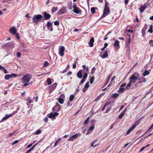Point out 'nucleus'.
Wrapping results in <instances>:
<instances>
[{
    "label": "nucleus",
    "mask_w": 153,
    "mask_h": 153,
    "mask_svg": "<svg viewBox=\"0 0 153 153\" xmlns=\"http://www.w3.org/2000/svg\"><path fill=\"white\" fill-rule=\"evenodd\" d=\"M114 45L117 48H120L119 42L118 40H115V42L114 44Z\"/></svg>",
    "instance_id": "nucleus-22"
},
{
    "label": "nucleus",
    "mask_w": 153,
    "mask_h": 153,
    "mask_svg": "<svg viewBox=\"0 0 153 153\" xmlns=\"http://www.w3.org/2000/svg\"><path fill=\"white\" fill-rule=\"evenodd\" d=\"M85 79H84L83 78V79H82L80 81V82L79 83V85H80L81 84L85 82Z\"/></svg>",
    "instance_id": "nucleus-64"
},
{
    "label": "nucleus",
    "mask_w": 153,
    "mask_h": 153,
    "mask_svg": "<svg viewBox=\"0 0 153 153\" xmlns=\"http://www.w3.org/2000/svg\"><path fill=\"white\" fill-rule=\"evenodd\" d=\"M126 47L129 48L131 41V35L127 34L126 37Z\"/></svg>",
    "instance_id": "nucleus-3"
},
{
    "label": "nucleus",
    "mask_w": 153,
    "mask_h": 153,
    "mask_svg": "<svg viewBox=\"0 0 153 153\" xmlns=\"http://www.w3.org/2000/svg\"><path fill=\"white\" fill-rule=\"evenodd\" d=\"M57 85V83H55L49 86V89L50 93L52 92L56 88Z\"/></svg>",
    "instance_id": "nucleus-15"
},
{
    "label": "nucleus",
    "mask_w": 153,
    "mask_h": 153,
    "mask_svg": "<svg viewBox=\"0 0 153 153\" xmlns=\"http://www.w3.org/2000/svg\"><path fill=\"white\" fill-rule=\"evenodd\" d=\"M49 30V31H53V26H51L49 27L48 28H47Z\"/></svg>",
    "instance_id": "nucleus-55"
},
{
    "label": "nucleus",
    "mask_w": 153,
    "mask_h": 153,
    "mask_svg": "<svg viewBox=\"0 0 153 153\" xmlns=\"http://www.w3.org/2000/svg\"><path fill=\"white\" fill-rule=\"evenodd\" d=\"M119 95V94L118 93L113 94L111 97L114 98H116L118 97Z\"/></svg>",
    "instance_id": "nucleus-24"
},
{
    "label": "nucleus",
    "mask_w": 153,
    "mask_h": 153,
    "mask_svg": "<svg viewBox=\"0 0 153 153\" xmlns=\"http://www.w3.org/2000/svg\"><path fill=\"white\" fill-rule=\"evenodd\" d=\"M89 82H87L86 83L85 85V88H88L89 87Z\"/></svg>",
    "instance_id": "nucleus-51"
},
{
    "label": "nucleus",
    "mask_w": 153,
    "mask_h": 153,
    "mask_svg": "<svg viewBox=\"0 0 153 153\" xmlns=\"http://www.w3.org/2000/svg\"><path fill=\"white\" fill-rule=\"evenodd\" d=\"M94 38H91L88 42V44L91 47H92L94 46Z\"/></svg>",
    "instance_id": "nucleus-18"
},
{
    "label": "nucleus",
    "mask_w": 153,
    "mask_h": 153,
    "mask_svg": "<svg viewBox=\"0 0 153 153\" xmlns=\"http://www.w3.org/2000/svg\"><path fill=\"white\" fill-rule=\"evenodd\" d=\"M149 43L150 45V46H153V40H150L149 42Z\"/></svg>",
    "instance_id": "nucleus-58"
},
{
    "label": "nucleus",
    "mask_w": 153,
    "mask_h": 153,
    "mask_svg": "<svg viewBox=\"0 0 153 153\" xmlns=\"http://www.w3.org/2000/svg\"><path fill=\"white\" fill-rule=\"evenodd\" d=\"M19 108H18L16 111H14L12 113L9 114H6V116H4L1 120V122H3L5 120H6L7 119L12 117V116L15 114L17 112V110H19Z\"/></svg>",
    "instance_id": "nucleus-5"
},
{
    "label": "nucleus",
    "mask_w": 153,
    "mask_h": 153,
    "mask_svg": "<svg viewBox=\"0 0 153 153\" xmlns=\"http://www.w3.org/2000/svg\"><path fill=\"white\" fill-rule=\"evenodd\" d=\"M58 9V8L57 7H53L52 9L51 12L52 13L55 12Z\"/></svg>",
    "instance_id": "nucleus-34"
},
{
    "label": "nucleus",
    "mask_w": 153,
    "mask_h": 153,
    "mask_svg": "<svg viewBox=\"0 0 153 153\" xmlns=\"http://www.w3.org/2000/svg\"><path fill=\"white\" fill-rule=\"evenodd\" d=\"M108 56V53L107 51H105L103 54L101 55L100 56L102 58L104 59L106 58Z\"/></svg>",
    "instance_id": "nucleus-23"
},
{
    "label": "nucleus",
    "mask_w": 153,
    "mask_h": 153,
    "mask_svg": "<svg viewBox=\"0 0 153 153\" xmlns=\"http://www.w3.org/2000/svg\"><path fill=\"white\" fill-rule=\"evenodd\" d=\"M49 66V63L47 61H45L43 65V67L45 68L47 66Z\"/></svg>",
    "instance_id": "nucleus-32"
},
{
    "label": "nucleus",
    "mask_w": 153,
    "mask_h": 153,
    "mask_svg": "<svg viewBox=\"0 0 153 153\" xmlns=\"http://www.w3.org/2000/svg\"><path fill=\"white\" fill-rule=\"evenodd\" d=\"M42 17L43 16L41 15H34L32 19L33 22L37 24L38 22L40 21Z\"/></svg>",
    "instance_id": "nucleus-1"
},
{
    "label": "nucleus",
    "mask_w": 153,
    "mask_h": 153,
    "mask_svg": "<svg viewBox=\"0 0 153 153\" xmlns=\"http://www.w3.org/2000/svg\"><path fill=\"white\" fill-rule=\"evenodd\" d=\"M18 142H19L18 140H16L15 141H14L12 143L11 145H14L15 144L18 143Z\"/></svg>",
    "instance_id": "nucleus-62"
},
{
    "label": "nucleus",
    "mask_w": 153,
    "mask_h": 153,
    "mask_svg": "<svg viewBox=\"0 0 153 153\" xmlns=\"http://www.w3.org/2000/svg\"><path fill=\"white\" fill-rule=\"evenodd\" d=\"M111 103V102H107L105 103L104 105L106 107L108 105Z\"/></svg>",
    "instance_id": "nucleus-57"
},
{
    "label": "nucleus",
    "mask_w": 153,
    "mask_h": 153,
    "mask_svg": "<svg viewBox=\"0 0 153 153\" xmlns=\"http://www.w3.org/2000/svg\"><path fill=\"white\" fill-rule=\"evenodd\" d=\"M110 76H109L107 78L106 80V82H105V84H104L103 87L105 86L108 83L109 81L110 80Z\"/></svg>",
    "instance_id": "nucleus-29"
},
{
    "label": "nucleus",
    "mask_w": 153,
    "mask_h": 153,
    "mask_svg": "<svg viewBox=\"0 0 153 153\" xmlns=\"http://www.w3.org/2000/svg\"><path fill=\"white\" fill-rule=\"evenodd\" d=\"M59 54L62 56H63L64 55V51L65 50V48L63 46L60 47L59 48Z\"/></svg>",
    "instance_id": "nucleus-13"
},
{
    "label": "nucleus",
    "mask_w": 153,
    "mask_h": 153,
    "mask_svg": "<svg viewBox=\"0 0 153 153\" xmlns=\"http://www.w3.org/2000/svg\"><path fill=\"white\" fill-rule=\"evenodd\" d=\"M32 76L30 74H28L24 76L22 78V82H28L31 79Z\"/></svg>",
    "instance_id": "nucleus-2"
},
{
    "label": "nucleus",
    "mask_w": 153,
    "mask_h": 153,
    "mask_svg": "<svg viewBox=\"0 0 153 153\" xmlns=\"http://www.w3.org/2000/svg\"><path fill=\"white\" fill-rule=\"evenodd\" d=\"M132 83V82H131V81H130L129 82V83H128L127 85V86L126 87V89H128V87H130L131 86V83Z\"/></svg>",
    "instance_id": "nucleus-49"
},
{
    "label": "nucleus",
    "mask_w": 153,
    "mask_h": 153,
    "mask_svg": "<svg viewBox=\"0 0 153 153\" xmlns=\"http://www.w3.org/2000/svg\"><path fill=\"white\" fill-rule=\"evenodd\" d=\"M89 117H88L86 120H85L84 122L83 123V124L85 125L88 124V123L89 120Z\"/></svg>",
    "instance_id": "nucleus-41"
},
{
    "label": "nucleus",
    "mask_w": 153,
    "mask_h": 153,
    "mask_svg": "<svg viewBox=\"0 0 153 153\" xmlns=\"http://www.w3.org/2000/svg\"><path fill=\"white\" fill-rule=\"evenodd\" d=\"M25 100L29 102V104H31L33 102V101L30 97H27L26 99Z\"/></svg>",
    "instance_id": "nucleus-27"
},
{
    "label": "nucleus",
    "mask_w": 153,
    "mask_h": 153,
    "mask_svg": "<svg viewBox=\"0 0 153 153\" xmlns=\"http://www.w3.org/2000/svg\"><path fill=\"white\" fill-rule=\"evenodd\" d=\"M146 7H145V6H141L140 8V10L141 13H142L143 11L145 9Z\"/></svg>",
    "instance_id": "nucleus-35"
},
{
    "label": "nucleus",
    "mask_w": 153,
    "mask_h": 153,
    "mask_svg": "<svg viewBox=\"0 0 153 153\" xmlns=\"http://www.w3.org/2000/svg\"><path fill=\"white\" fill-rule=\"evenodd\" d=\"M9 32L13 35H15L16 32V30L15 27H12L9 30Z\"/></svg>",
    "instance_id": "nucleus-17"
},
{
    "label": "nucleus",
    "mask_w": 153,
    "mask_h": 153,
    "mask_svg": "<svg viewBox=\"0 0 153 153\" xmlns=\"http://www.w3.org/2000/svg\"><path fill=\"white\" fill-rule=\"evenodd\" d=\"M150 28L149 30H148V32H150V33H152L153 32V25H150Z\"/></svg>",
    "instance_id": "nucleus-44"
},
{
    "label": "nucleus",
    "mask_w": 153,
    "mask_h": 153,
    "mask_svg": "<svg viewBox=\"0 0 153 153\" xmlns=\"http://www.w3.org/2000/svg\"><path fill=\"white\" fill-rule=\"evenodd\" d=\"M88 72H85V73L84 74L83 77V78L84 79H86L87 78L88 75Z\"/></svg>",
    "instance_id": "nucleus-43"
},
{
    "label": "nucleus",
    "mask_w": 153,
    "mask_h": 153,
    "mask_svg": "<svg viewBox=\"0 0 153 153\" xmlns=\"http://www.w3.org/2000/svg\"><path fill=\"white\" fill-rule=\"evenodd\" d=\"M10 76H11V78L12 77H15L17 76V75L16 74L13 73L10 75Z\"/></svg>",
    "instance_id": "nucleus-59"
},
{
    "label": "nucleus",
    "mask_w": 153,
    "mask_h": 153,
    "mask_svg": "<svg viewBox=\"0 0 153 153\" xmlns=\"http://www.w3.org/2000/svg\"><path fill=\"white\" fill-rule=\"evenodd\" d=\"M38 97L37 95H36V97H33V100H34V99H35L34 100L36 102H37V101H38Z\"/></svg>",
    "instance_id": "nucleus-61"
},
{
    "label": "nucleus",
    "mask_w": 153,
    "mask_h": 153,
    "mask_svg": "<svg viewBox=\"0 0 153 153\" xmlns=\"http://www.w3.org/2000/svg\"><path fill=\"white\" fill-rule=\"evenodd\" d=\"M54 25L56 26H59V21H56L54 22Z\"/></svg>",
    "instance_id": "nucleus-47"
},
{
    "label": "nucleus",
    "mask_w": 153,
    "mask_h": 153,
    "mask_svg": "<svg viewBox=\"0 0 153 153\" xmlns=\"http://www.w3.org/2000/svg\"><path fill=\"white\" fill-rule=\"evenodd\" d=\"M124 89H125V88H124L121 87V88H119V90H118V93H120V92H122L124 90Z\"/></svg>",
    "instance_id": "nucleus-48"
},
{
    "label": "nucleus",
    "mask_w": 153,
    "mask_h": 153,
    "mask_svg": "<svg viewBox=\"0 0 153 153\" xmlns=\"http://www.w3.org/2000/svg\"><path fill=\"white\" fill-rule=\"evenodd\" d=\"M75 97V96L74 95H71L69 97V100L70 101H72Z\"/></svg>",
    "instance_id": "nucleus-37"
},
{
    "label": "nucleus",
    "mask_w": 153,
    "mask_h": 153,
    "mask_svg": "<svg viewBox=\"0 0 153 153\" xmlns=\"http://www.w3.org/2000/svg\"><path fill=\"white\" fill-rule=\"evenodd\" d=\"M66 13V9L65 7H63L60 9L59 11L58 14H62Z\"/></svg>",
    "instance_id": "nucleus-19"
},
{
    "label": "nucleus",
    "mask_w": 153,
    "mask_h": 153,
    "mask_svg": "<svg viewBox=\"0 0 153 153\" xmlns=\"http://www.w3.org/2000/svg\"><path fill=\"white\" fill-rule=\"evenodd\" d=\"M111 32H110V31H109L108 33H107L106 35L105 36V37L104 38V40H106V39H107L108 38L107 37H106V36H108V35L109 34H110L111 33Z\"/></svg>",
    "instance_id": "nucleus-56"
},
{
    "label": "nucleus",
    "mask_w": 153,
    "mask_h": 153,
    "mask_svg": "<svg viewBox=\"0 0 153 153\" xmlns=\"http://www.w3.org/2000/svg\"><path fill=\"white\" fill-rule=\"evenodd\" d=\"M65 96L64 94H62L59 97V98L57 99L59 102L61 104H63L64 102Z\"/></svg>",
    "instance_id": "nucleus-9"
},
{
    "label": "nucleus",
    "mask_w": 153,
    "mask_h": 153,
    "mask_svg": "<svg viewBox=\"0 0 153 153\" xmlns=\"http://www.w3.org/2000/svg\"><path fill=\"white\" fill-rule=\"evenodd\" d=\"M97 8V7L95 8L94 7H91V12L92 13H95V9Z\"/></svg>",
    "instance_id": "nucleus-42"
},
{
    "label": "nucleus",
    "mask_w": 153,
    "mask_h": 153,
    "mask_svg": "<svg viewBox=\"0 0 153 153\" xmlns=\"http://www.w3.org/2000/svg\"><path fill=\"white\" fill-rule=\"evenodd\" d=\"M46 26L47 28H48L49 27L52 26V23L48 22H47Z\"/></svg>",
    "instance_id": "nucleus-39"
},
{
    "label": "nucleus",
    "mask_w": 153,
    "mask_h": 153,
    "mask_svg": "<svg viewBox=\"0 0 153 153\" xmlns=\"http://www.w3.org/2000/svg\"><path fill=\"white\" fill-rule=\"evenodd\" d=\"M82 67L83 68V71H85V72H88L89 70L88 67H86L85 65H83L82 66Z\"/></svg>",
    "instance_id": "nucleus-28"
},
{
    "label": "nucleus",
    "mask_w": 153,
    "mask_h": 153,
    "mask_svg": "<svg viewBox=\"0 0 153 153\" xmlns=\"http://www.w3.org/2000/svg\"><path fill=\"white\" fill-rule=\"evenodd\" d=\"M138 80H140V81H141V82H145L146 81V79L143 77H142L138 79Z\"/></svg>",
    "instance_id": "nucleus-31"
},
{
    "label": "nucleus",
    "mask_w": 153,
    "mask_h": 153,
    "mask_svg": "<svg viewBox=\"0 0 153 153\" xmlns=\"http://www.w3.org/2000/svg\"><path fill=\"white\" fill-rule=\"evenodd\" d=\"M39 142L34 144L30 149L28 150L25 153H29V152L33 150L35 148V147L37 145Z\"/></svg>",
    "instance_id": "nucleus-21"
},
{
    "label": "nucleus",
    "mask_w": 153,
    "mask_h": 153,
    "mask_svg": "<svg viewBox=\"0 0 153 153\" xmlns=\"http://www.w3.org/2000/svg\"><path fill=\"white\" fill-rule=\"evenodd\" d=\"M77 63V61H76L75 62V63L73 64V68L74 69H75L76 68V63Z\"/></svg>",
    "instance_id": "nucleus-54"
},
{
    "label": "nucleus",
    "mask_w": 153,
    "mask_h": 153,
    "mask_svg": "<svg viewBox=\"0 0 153 153\" xmlns=\"http://www.w3.org/2000/svg\"><path fill=\"white\" fill-rule=\"evenodd\" d=\"M41 133V131L40 130L38 129L36 130L34 133L35 134H38Z\"/></svg>",
    "instance_id": "nucleus-40"
},
{
    "label": "nucleus",
    "mask_w": 153,
    "mask_h": 153,
    "mask_svg": "<svg viewBox=\"0 0 153 153\" xmlns=\"http://www.w3.org/2000/svg\"><path fill=\"white\" fill-rule=\"evenodd\" d=\"M61 109L60 105L58 102L56 103V105L53 108L52 111H59Z\"/></svg>",
    "instance_id": "nucleus-10"
},
{
    "label": "nucleus",
    "mask_w": 153,
    "mask_h": 153,
    "mask_svg": "<svg viewBox=\"0 0 153 153\" xmlns=\"http://www.w3.org/2000/svg\"><path fill=\"white\" fill-rule=\"evenodd\" d=\"M71 102V101H70L69 100L68 101V102H67V106L68 107L71 106V105L72 104L70 103Z\"/></svg>",
    "instance_id": "nucleus-60"
},
{
    "label": "nucleus",
    "mask_w": 153,
    "mask_h": 153,
    "mask_svg": "<svg viewBox=\"0 0 153 153\" xmlns=\"http://www.w3.org/2000/svg\"><path fill=\"white\" fill-rule=\"evenodd\" d=\"M94 128V125H92L89 128V130L92 131Z\"/></svg>",
    "instance_id": "nucleus-50"
},
{
    "label": "nucleus",
    "mask_w": 153,
    "mask_h": 153,
    "mask_svg": "<svg viewBox=\"0 0 153 153\" xmlns=\"http://www.w3.org/2000/svg\"><path fill=\"white\" fill-rule=\"evenodd\" d=\"M94 79V76L92 77L90 79V82L91 84L93 83Z\"/></svg>",
    "instance_id": "nucleus-45"
},
{
    "label": "nucleus",
    "mask_w": 153,
    "mask_h": 153,
    "mask_svg": "<svg viewBox=\"0 0 153 153\" xmlns=\"http://www.w3.org/2000/svg\"><path fill=\"white\" fill-rule=\"evenodd\" d=\"M146 31L145 30H142L141 32L142 33V36L144 38L146 36Z\"/></svg>",
    "instance_id": "nucleus-36"
},
{
    "label": "nucleus",
    "mask_w": 153,
    "mask_h": 153,
    "mask_svg": "<svg viewBox=\"0 0 153 153\" xmlns=\"http://www.w3.org/2000/svg\"><path fill=\"white\" fill-rule=\"evenodd\" d=\"M76 75L77 77L79 79H81L82 78V73L78 72L77 73Z\"/></svg>",
    "instance_id": "nucleus-30"
},
{
    "label": "nucleus",
    "mask_w": 153,
    "mask_h": 153,
    "mask_svg": "<svg viewBox=\"0 0 153 153\" xmlns=\"http://www.w3.org/2000/svg\"><path fill=\"white\" fill-rule=\"evenodd\" d=\"M17 57L18 58H19L21 55V53L20 52H18L16 53Z\"/></svg>",
    "instance_id": "nucleus-63"
},
{
    "label": "nucleus",
    "mask_w": 153,
    "mask_h": 153,
    "mask_svg": "<svg viewBox=\"0 0 153 153\" xmlns=\"http://www.w3.org/2000/svg\"><path fill=\"white\" fill-rule=\"evenodd\" d=\"M139 77V74L137 73H134L131 76L130 78V81L133 83H135L136 80L138 79Z\"/></svg>",
    "instance_id": "nucleus-4"
},
{
    "label": "nucleus",
    "mask_w": 153,
    "mask_h": 153,
    "mask_svg": "<svg viewBox=\"0 0 153 153\" xmlns=\"http://www.w3.org/2000/svg\"><path fill=\"white\" fill-rule=\"evenodd\" d=\"M105 1V5L104 7H109L108 6V5H109L108 3V1L106 0H104Z\"/></svg>",
    "instance_id": "nucleus-46"
},
{
    "label": "nucleus",
    "mask_w": 153,
    "mask_h": 153,
    "mask_svg": "<svg viewBox=\"0 0 153 153\" xmlns=\"http://www.w3.org/2000/svg\"><path fill=\"white\" fill-rule=\"evenodd\" d=\"M150 72L148 70H145L143 74V76H146V75H148L149 74Z\"/></svg>",
    "instance_id": "nucleus-26"
},
{
    "label": "nucleus",
    "mask_w": 153,
    "mask_h": 153,
    "mask_svg": "<svg viewBox=\"0 0 153 153\" xmlns=\"http://www.w3.org/2000/svg\"><path fill=\"white\" fill-rule=\"evenodd\" d=\"M110 12V9L109 7H104L103 14L101 17L103 18L107 16Z\"/></svg>",
    "instance_id": "nucleus-7"
},
{
    "label": "nucleus",
    "mask_w": 153,
    "mask_h": 153,
    "mask_svg": "<svg viewBox=\"0 0 153 153\" xmlns=\"http://www.w3.org/2000/svg\"><path fill=\"white\" fill-rule=\"evenodd\" d=\"M11 78V76L10 75V74H7L5 75L4 77V79L6 80H8L9 79H10Z\"/></svg>",
    "instance_id": "nucleus-33"
},
{
    "label": "nucleus",
    "mask_w": 153,
    "mask_h": 153,
    "mask_svg": "<svg viewBox=\"0 0 153 153\" xmlns=\"http://www.w3.org/2000/svg\"><path fill=\"white\" fill-rule=\"evenodd\" d=\"M148 25L146 24H145L143 27L142 29L143 30H146V29L147 28Z\"/></svg>",
    "instance_id": "nucleus-53"
},
{
    "label": "nucleus",
    "mask_w": 153,
    "mask_h": 153,
    "mask_svg": "<svg viewBox=\"0 0 153 153\" xmlns=\"http://www.w3.org/2000/svg\"><path fill=\"white\" fill-rule=\"evenodd\" d=\"M73 8L74 9L73 12L75 13L78 14L80 13H81L82 12L80 8L77 6L76 3H74Z\"/></svg>",
    "instance_id": "nucleus-6"
},
{
    "label": "nucleus",
    "mask_w": 153,
    "mask_h": 153,
    "mask_svg": "<svg viewBox=\"0 0 153 153\" xmlns=\"http://www.w3.org/2000/svg\"><path fill=\"white\" fill-rule=\"evenodd\" d=\"M81 135V133H76L74 135L72 136L68 140V141H73L74 140V139H76V138H77L78 136H80Z\"/></svg>",
    "instance_id": "nucleus-11"
},
{
    "label": "nucleus",
    "mask_w": 153,
    "mask_h": 153,
    "mask_svg": "<svg viewBox=\"0 0 153 153\" xmlns=\"http://www.w3.org/2000/svg\"><path fill=\"white\" fill-rule=\"evenodd\" d=\"M137 125L136 123L134 124L127 131L126 134L128 135L135 128L136 126Z\"/></svg>",
    "instance_id": "nucleus-16"
},
{
    "label": "nucleus",
    "mask_w": 153,
    "mask_h": 153,
    "mask_svg": "<svg viewBox=\"0 0 153 153\" xmlns=\"http://www.w3.org/2000/svg\"><path fill=\"white\" fill-rule=\"evenodd\" d=\"M59 114V113L57 112L54 113H51L48 114L47 116L50 118H54L55 117L58 116Z\"/></svg>",
    "instance_id": "nucleus-12"
},
{
    "label": "nucleus",
    "mask_w": 153,
    "mask_h": 153,
    "mask_svg": "<svg viewBox=\"0 0 153 153\" xmlns=\"http://www.w3.org/2000/svg\"><path fill=\"white\" fill-rule=\"evenodd\" d=\"M43 14L44 16V19L45 20H49L51 17V15L47 13L46 12H43Z\"/></svg>",
    "instance_id": "nucleus-14"
},
{
    "label": "nucleus",
    "mask_w": 153,
    "mask_h": 153,
    "mask_svg": "<svg viewBox=\"0 0 153 153\" xmlns=\"http://www.w3.org/2000/svg\"><path fill=\"white\" fill-rule=\"evenodd\" d=\"M47 81L48 85H51L52 83L51 80L50 78H48L47 80Z\"/></svg>",
    "instance_id": "nucleus-38"
},
{
    "label": "nucleus",
    "mask_w": 153,
    "mask_h": 153,
    "mask_svg": "<svg viewBox=\"0 0 153 153\" xmlns=\"http://www.w3.org/2000/svg\"><path fill=\"white\" fill-rule=\"evenodd\" d=\"M96 70V68L95 67H94L92 68L91 71V74H93L94 73V71Z\"/></svg>",
    "instance_id": "nucleus-52"
},
{
    "label": "nucleus",
    "mask_w": 153,
    "mask_h": 153,
    "mask_svg": "<svg viewBox=\"0 0 153 153\" xmlns=\"http://www.w3.org/2000/svg\"><path fill=\"white\" fill-rule=\"evenodd\" d=\"M15 43L13 42H10L9 43L5 44L4 45V48H6L7 49H9L10 48H13L14 47Z\"/></svg>",
    "instance_id": "nucleus-8"
},
{
    "label": "nucleus",
    "mask_w": 153,
    "mask_h": 153,
    "mask_svg": "<svg viewBox=\"0 0 153 153\" xmlns=\"http://www.w3.org/2000/svg\"><path fill=\"white\" fill-rule=\"evenodd\" d=\"M97 140H96L95 141H94L91 144V147H93L94 148H95L96 147H97V146H99L100 145V144H96V145H94V143L97 141Z\"/></svg>",
    "instance_id": "nucleus-25"
},
{
    "label": "nucleus",
    "mask_w": 153,
    "mask_h": 153,
    "mask_svg": "<svg viewBox=\"0 0 153 153\" xmlns=\"http://www.w3.org/2000/svg\"><path fill=\"white\" fill-rule=\"evenodd\" d=\"M126 111L127 108H125L124 110L120 113V114L119 115V118L120 119L122 118L124 115L125 113L126 112Z\"/></svg>",
    "instance_id": "nucleus-20"
}]
</instances>
